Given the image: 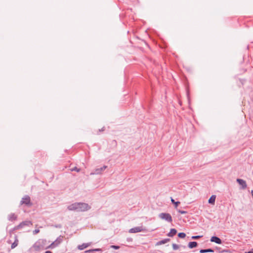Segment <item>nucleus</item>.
I'll list each match as a JSON object with an SVG mask.
<instances>
[{
  "label": "nucleus",
  "mask_w": 253,
  "mask_h": 253,
  "mask_svg": "<svg viewBox=\"0 0 253 253\" xmlns=\"http://www.w3.org/2000/svg\"><path fill=\"white\" fill-rule=\"evenodd\" d=\"M33 225L32 222L30 220H25L21 222L19 225L14 227L13 230H18L24 228L25 226H31Z\"/></svg>",
  "instance_id": "3"
},
{
  "label": "nucleus",
  "mask_w": 253,
  "mask_h": 253,
  "mask_svg": "<svg viewBox=\"0 0 253 253\" xmlns=\"http://www.w3.org/2000/svg\"><path fill=\"white\" fill-rule=\"evenodd\" d=\"M252 196H253V191H252Z\"/></svg>",
  "instance_id": "32"
},
{
  "label": "nucleus",
  "mask_w": 253,
  "mask_h": 253,
  "mask_svg": "<svg viewBox=\"0 0 253 253\" xmlns=\"http://www.w3.org/2000/svg\"><path fill=\"white\" fill-rule=\"evenodd\" d=\"M178 212L181 214H185V213H187V211H182V210H177Z\"/></svg>",
  "instance_id": "25"
},
{
  "label": "nucleus",
  "mask_w": 253,
  "mask_h": 253,
  "mask_svg": "<svg viewBox=\"0 0 253 253\" xmlns=\"http://www.w3.org/2000/svg\"><path fill=\"white\" fill-rule=\"evenodd\" d=\"M215 199H216V196L214 195H212L209 199V201H208L209 203L211 204H214Z\"/></svg>",
  "instance_id": "16"
},
{
  "label": "nucleus",
  "mask_w": 253,
  "mask_h": 253,
  "mask_svg": "<svg viewBox=\"0 0 253 253\" xmlns=\"http://www.w3.org/2000/svg\"><path fill=\"white\" fill-rule=\"evenodd\" d=\"M202 236H199V235H198V236H193L191 238L192 239H194V240H196V239H198L199 238H200L201 237H202Z\"/></svg>",
  "instance_id": "24"
},
{
  "label": "nucleus",
  "mask_w": 253,
  "mask_h": 253,
  "mask_svg": "<svg viewBox=\"0 0 253 253\" xmlns=\"http://www.w3.org/2000/svg\"><path fill=\"white\" fill-rule=\"evenodd\" d=\"M171 201L174 205L175 208H177L180 203V202H175L172 198H171Z\"/></svg>",
  "instance_id": "20"
},
{
  "label": "nucleus",
  "mask_w": 253,
  "mask_h": 253,
  "mask_svg": "<svg viewBox=\"0 0 253 253\" xmlns=\"http://www.w3.org/2000/svg\"><path fill=\"white\" fill-rule=\"evenodd\" d=\"M142 230H143V229H142V227H134V228H131L129 230V232L130 233H137V232H141Z\"/></svg>",
  "instance_id": "10"
},
{
  "label": "nucleus",
  "mask_w": 253,
  "mask_h": 253,
  "mask_svg": "<svg viewBox=\"0 0 253 253\" xmlns=\"http://www.w3.org/2000/svg\"><path fill=\"white\" fill-rule=\"evenodd\" d=\"M178 237H179L180 238H184L185 237L186 234H185V233H184L183 232H181V233H178Z\"/></svg>",
  "instance_id": "21"
},
{
  "label": "nucleus",
  "mask_w": 253,
  "mask_h": 253,
  "mask_svg": "<svg viewBox=\"0 0 253 253\" xmlns=\"http://www.w3.org/2000/svg\"><path fill=\"white\" fill-rule=\"evenodd\" d=\"M47 245V241L45 239H39L34 245L33 247L36 251H40L48 249Z\"/></svg>",
  "instance_id": "2"
},
{
  "label": "nucleus",
  "mask_w": 253,
  "mask_h": 253,
  "mask_svg": "<svg viewBox=\"0 0 253 253\" xmlns=\"http://www.w3.org/2000/svg\"><path fill=\"white\" fill-rule=\"evenodd\" d=\"M213 252H214V251L212 249H201L200 251V253H213Z\"/></svg>",
  "instance_id": "17"
},
{
  "label": "nucleus",
  "mask_w": 253,
  "mask_h": 253,
  "mask_svg": "<svg viewBox=\"0 0 253 253\" xmlns=\"http://www.w3.org/2000/svg\"><path fill=\"white\" fill-rule=\"evenodd\" d=\"M20 204L21 205H25L28 207H30L32 205V203L31 202V198L28 195H25L22 199Z\"/></svg>",
  "instance_id": "6"
},
{
  "label": "nucleus",
  "mask_w": 253,
  "mask_h": 253,
  "mask_svg": "<svg viewBox=\"0 0 253 253\" xmlns=\"http://www.w3.org/2000/svg\"><path fill=\"white\" fill-rule=\"evenodd\" d=\"M198 246V243L196 242H190L188 243V247L190 249L196 248Z\"/></svg>",
  "instance_id": "15"
},
{
  "label": "nucleus",
  "mask_w": 253,
  "mask_h": 253,
  "mask_svg": "<svg viewBox=\"0 0 253 253\" xmlns=\"http://www.w3.org/2000/svg\"><path fill=\"white\" fill-rule=\"evenodd\" d=\"M172 248L174 250H176L179 248V246L176 244H173Z\"/></svg>",
  "instance_id": "22"
},
{
  "label": "nucleus",
  "mask_w": 253,
  "mask_h": 253,
  "mask_svg": "<svg viewBox=\"0 0 253 253\" xmlns=\"http://www.w3.org/2000/svg\"><path fill=\"white\" fill-rule=\"evenodd\" d=\"M177 233V230L174 229L172 228L170 230V232L167 234V236L169 237H173L174 235H175Z\"/></svg>",
  "instance_id": "14"
},
{
  "label": "nucleus",
  "mask_w": 253,
  "mask_h": 253,
  "mask_svg": "<svg viewBox=\"0 0 253 253\" xmlns=\"http://www.w3.org/2000/svg\"><path fill=\"white\" fill-rule=\"evenodd\" d=\"M90 245L89 243H84L82 245H79L78 246V249L80 250H83L84 249L86 248Z\"/></svg>",
  "instance_id": "13"
},
{
  "label": "nucleus",
  "mask_w": 253,
  "mask_h": 253,
  "mask_svg": "<svg viewBox=\"0 0 253 253\" xmlns=\"http://www.w3.org/2000/svg\"><path fill=\"white\" fill-rule=\"evenodd\" d=\"M101 251H102V250L101 249H91V250H89L85 251L84 253H90V252H100Z\"/></svg>",
  "instance_id": "18"
},
{
  "label": "nucleus",
  "mask_w": 253,
  "mask_h": 253,
  "mask_svg": "<svg viewBox=\"0 0 253 253\" xmlns=\"http://www.w3.org/2000/svg\"><path fill=\"white\" fill-rule=\"evenodd\" d=\"M107 168V166H104L100 168L96 169H95L94 172L92 174H100L102 173V171H103Z\"/></svg>",
  "instance_id": "8"
},
{
  "label": "nucleus",
  "mask_w": 253,
  "mask_h": 253,
  "mask_svg": "<svg viewBox=\"0 0 253 253\" xmlns=\"http://www.w3.org/2000/svg\"><path fill=\"white\" fill-rule=\"evenodd\" d=\"M40 232V230L39 229H35V230L33 231V234L34 235H36L38 233H39Z\"/></svg>",
  "instance_id": "27"
},
{
  "label": "nucleus",
  "mask_w": 253,
  "mask_h": 253,
  "mask_svg": "<svg viewBox=\"0 0 253 253\" xmlns=\"http://www.w3.org/2000/svg\"><path fill=\"white\" fill-rule=\"evenodd\" d=\"M247 253H253V251H249Z\"/></svg>",
  "instance_id": "30"
},
{
  "label": "nucleus",
  "mask_w": 253,
  "mask_h": 253,
  "mask_svg": "<svg viewBox=\"0 0 253 253\" xmlns=\"http://www.w3.org/2000/svg\"><path fill=\"white\" fill-rule=\"evenodd\" d=\"M71 171H76L77 172H79L80 171V169L78 168H77L76 167H75L71 169Z\"/></svg>",
  "instance_id": "23"
},
{
  "label": "nucleus",
  "mask_w": 253,
  "mask_h": 253,
  "mask_svg": "<svg viewBox=\"0 0 253 253\" xmlns=\"http://www.w3.org/2000/svg\"><path fill=\"white\" fill-rule=\"evenodd\" d=\"M211 242H214L218 244H222V241L221 240L216 236H212L211 237L210 239Z\"/></svg>",
  "instance_id": "9"
},
{
  "label": "nucleus",
  "mask_w": 253,
  "mask_h": 253,
  "mask_svg": "<svg viewBox=\"0 0 253 253\" xmlns=\"http://www.w3.org/2000/svg\"><path fill=\"white\" fill-rule=\"evenodd\" d=\"M90 209V207L87 204L82 202L74 203L67 207L68 210L78 212L87 211Z\"/></svg>",
  "instance_id": "1"
},
{
  "label": "nucleus",
  "mask_w": 253,
  "mask_h": 253,
  "mask_svg": "<svg viewBox=\"0 0 253 253\" xmlns=\"http://www.w3.org/2000/svg\"><path fill=\"white\" fill-rule=\"evenodd\" d=\"M63 236H59L53 242L48 246V248L50 249H53L57 247L63 241Z\"/></svg>",
  "instance_id": "5"
},
{
  "label": "nucleus",
  "mask_w": 253,
  "mask_h": 253,
  "mask_svg": "<svg viewBox=\"0 0 253 253\" xmlns=\"http://www.w3.org/2000/svg\"><path fill=\"white\" fill-rule=\"evenodd\" d=\"M159 217L162 219L165 220L169 222H171L172 221V217L169 213H161L159 214Z\"/></svg>",
  "instance_id": "4"
},
{
  "label": "nucleus",
  "mask_w": 253,
  "mask_h": 253,
  "mask_svg": "<svg viewBox=\"0 0 253 253\" xmlns=\"http://www.w3.org/2000/svg\"><path fill=\"white\" fill-rule=\"evenodd\" d=\"M111 248H113V249H119L120 248V247L119 246H115V245H112L111 246Z\"/></svg>",
  "instance_id": "26"
},
{
  "label": "nucleus",
  "mask_w": 253,
  "mask_h": 253,
  "mask_svg": "<svg viewBox=\"0 0 253 253\" xmlns=\"http://www.w3.org/2000/svg\"><path fill=\"white\" fill-rule=\"evenodd\" d=\"M45 253H52L50 251H46Z\"/></svg>",
  "instance_id": "29"
},
{
  "label": "nucleus",
  "mask_w": 253,
  "mask_h": 253,
  "mask_svg": "<svg viewBox=\"0 0 253 253\" xmlns=\"http://www.w3.org/2000/svg\"><path fill=\"white\" fill-rule=\"evenodd\" d=\"M8 243H11V241H10V240H9V241H8Z\"/></svg>",
  "instance_id": "31"
},
{
  "label": "nucleus",
  "mask_w": 253,
  "mask_h": 253,
  "mask_svg": "<svg viewBox=\"0 0 253 253\" xmlns=\"http://www.w3.org/2000/svg\"><path fill=\"white\" fill-rule=\"evenodd\" d=\"M18 242H19V241H18L17 236H15V240H14V242L13 243H12L11 248L12 249H13L15 247H16L18 246Z\"/></svg>",
  "instance_id": "12"
},
{
  "label": "nucleus",
  "mask_w": 253,
  "mask_h": 253,
  "mask_svg": "<svg viewBox=\"0 0 253 253\" xmlns=\"http://www.w3.org/2000/svg\"><path fill=\"white\" fill-rule=\"evenodd\" d=\"M17 218V215L13 213H11L8 216V219L10 221L16 220Z\"/></svg>",
  "instance_id": "11"
},
{
  "label": "nucleus",
  "mask_w": 253,
  "mask_h": 253,
  "mask_svg": "<svg viewBox=\"0 0 253 253\" xmlns=\"http://www.w3.org/2000/svg\"><path fill=\"white\" fill-rule=\"evenodd\" d=\"M236 181L242 186V189H245L247 188V185L245 180L242 179L237 178Z\"/></svg>",
  "instance_id": "7"
},
{
  "label": "nucleus",
  "mask_w": 253,
  "mask_h": 253,
  "mask_svg": "<svg viewBox=\"0 0 253 253\" xmlns=\"http://www.w3.org/2000/svg\"><path fill=\"white\" fill-rule=\"evenodd\" d=\"M169 241H170L169 239H168H168H165L164 240H162L160 241L159 242V244H160V245L164 244H166L167 242H169Z\"/></svg>",
  "instance_id": "19"
},
{
  "label": "nucleus",
  "mask_w": 253,
  "mask_h": 253,
  "mask_svg": "<svg viewBox=\"0 0 253 253\" xmlns=\"http://www.w3.org/2000/svg\"><path fill=\"white\" fill-rule=\"evenodd\" d=\"M105 129L104 127H102L101 129H99V131H103Z\"/></svg>",
  "instance_id": "28"
}]
</instances>
